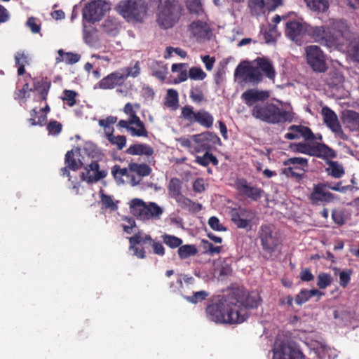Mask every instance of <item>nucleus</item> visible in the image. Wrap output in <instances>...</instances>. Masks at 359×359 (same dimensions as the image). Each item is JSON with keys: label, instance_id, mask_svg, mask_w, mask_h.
Wrapping results in <instances>:
<instances>
[{"label": "nucleus", "instance_id": "1", "mask_svg": "<svg viewBox=\"0 0 359 359\" xmlns=\"http://www.w3.org/2000/svg\"><path fill=\"white\" fill-rule=\"evenodd\" d=\"M259 297L241 289L234 290L206 309L207 318L216 323H241L248 318V308H256Z\"/></svg>", "mask_w": 359, "mask_h": 359}, {"label": "nucleus", "instance_id": "2", "mask_svg": "<svg viewBox=\"0 0 359 359\" xmlns=\"http://www.w3.org/2000/svg\"><path fill=\"white\" fill-rule=\"evenodd\" d=\"M308 32L316 42L340 51L349 52L351 56L359 62V44L349 48L350 33L344 20L330 19L323 26L310 27Z\"/></svg>", "mask_w": 359, "mask_h": 359}, {"label": "nucleus", "instance_id": "3", "mask_svg": "<svg viewBox=\"0 0 359 359\" xmlns=\"http://www.w3.org/2000/svg\"><path fill=\"white\" fill-rule=\"evenodd\" d=\"M251 113L254 118L272 124L290 122L293 118L290 111L280 109L273 104H255Z\"/></svg>", "mask_w": 359, "mask_h": 359}, {"label": "nucleus", "instance_id": "4", "mask_svg": "<svg viewBox=\"0 0 359 359\" xmlns=\"http://www.w3.org/2000/svg\"><path fill=\"white\" fill-rule=\"evenodd\" d=\"M177 141L182 147L193 153L209 151L212 147L221 143L219 137L211 132L193 135L190 138L180 137Z\"/></svg>", "mask_w": 359, "mask_h": 359}, {"label": "nucleus", "instance_id": "5", "mask_svg": "<svg viewBox=\"0 0 359 359\" xmlns=\"http://www.w3.org/2000/svg\"><path fill=\"white\" fill-rule=\"evenodd\" d=\"M130 208L132 214L142 222L161 219L164 208L154 202L146 203L140 198L130 201Z\"/></svg>", "mask_w": 359, "mask_h": 359}, {"label": "nucleus", "instance_id": "6", "mask_svg": "<svg viewBox=\"0 0 359 359\" xmlns=\"http://www.w3.org/2000/svg\"><path fill=\"white\" fill-rule=\"evenodd\" d=\"M123 111L128 116V119L119 121L117 126L126 128L132 136L147 137L148 132L144 123L137 116V111L134 110L133 104L130 102L126 103Z\"/></svg>", "mask_w": 359, "mask_h": 359}, {"label": "nucleus", "instance_id": "7", "mask_svg": "<svg viewBox=\"0 0 359 359\" xmlns=\"http://www.w3.org/2000/svg\"><path fill=\"white\" fill-rule=\"evenodd\" d=\"M118 11L128 22H142L147 6L142 0H125L118 4Z\"/></svg>", "mask_w": 359, "mask_h": 359}, {"label": "nucleus", "instance_id": "8", "mask_svg": "<svg viewBox=\"0 0 359 359\" xmlns=\"http://www.w3.org/2000/svg\"><path fill=\"white\" fill-rule=\"evenodd\" d=\"M180 18V9L177 4L161 0L158 6L157 22L163 29L173 27Z\"/></svg>", "mask_w": 359, "mask_h": 359}, {"label": "nucleus", "instance_id": "9", "mask_svg": "<svg viewBox=\"0 0 359 359\" xmlns=\"http://www.w3.org/2000/svg\"><path fill=\"white\" fill-rule=\"evenodd\" d=\"M290 148L293 151L322 158L335 156L334 151L332 149L320 143L301 142L292 144Z\"/></svg>", "mask_w": 359, "mask_h": 359}, {"label": "nucleus", "instance_id": "10", "mask_svg": "<svg viewBox=\"0 0 359 359\" xmlns=\"http://www.w3.org/2000/svg\"><path fill=\"white\" fill-rule=\"evenodd\" d=\"M235 76H241L246 83L257 84L263 79V75L260 72L257 65L251 62H244L241 63L236 69Z\"/></svg>", "mask_w": 359, "mask_h": 359}, {"label": "nucleus", "instance_id": "11", "mask_svg": "<svg viewBox=\"0 0 359 359\" xmlns=\"http://www.w3.org/2000/svg\"><path fill=\"white\" fill-rule=\"evenodd\" d=\"M307 63L315 72H324L327 69L325 55L320 48L311 45L305 48Z\"/></svg>", "mask_w": 359, "mask_h": 359}, {"label": "nucleus", "instance_id": "12", "mask_svg": "<svg viewBox=\"0 0 359 359\" xmlns=\"http://www.w3.org/2000/svg\"><path fill=\"white\" fill-rule=\"evenodd\" d=\"M108 9V5L103 0L92 1L84 7L83 18L88 22L94 23L100 21Z\"/></svg>", "mask_w": 359, "mask_h": 359}, {"label": "nucleus", "instance_id": "13", "mask_svg": "<svg viewBox=\"0 0 359 359\" xmlns=\"http://www.w3.org/2000/svg\"><path fill=\"white\" fill-rule=\"evenodd\" d=\"M259 238L263 249L268 252L275 251L280 243V239L274 227L270 225H262L259 231Z\"/></svg>", "mask_w": 359, "mask_h": 359}, {"label": "nucleus", "instance_id": "14", "mask_svg": "<svg viewBox=\"0 0 359 359\" xmlns=\"http://www.w3.org/2000/svg\"><path fill=\"white\" fill-rule=\"evenodd\" d=\"M321 114L324 123L335 134L336 137L343 140L348 139V137L345 134L341 128L337 115L334 111L325 106L322 108Z\"/></svg>", "mask_w": 359, "mask_h": 359}, {"label": "nucleus", "instance_id": "15", "mask_svg": "<svg viewBox=\"0 0 359 359\" xmlns=\"http://www.w3.org/2000/svg\"><path fill=\"white\" fill-rule=\"evenodd\" d=\"M273 359H302V354L298 349L290 345L276 340Z\"/></svg>", "mask_w": 359, "mask_h": 359}, {"label": "nucleus", "instance_id": "16", "mask_svg": "<svg viewBox=\"0 0 359 359\" xmlns=\"http://www.w3.org/2000/svg\"><path fill=\"white\" fill-rule=\"evenodd\" d=\"M286 165H290L284 171L287 176L301 178L304 175L305 168L308 166V161L304 158L293 157L287 160Z\"/></svg>", "mask_w": 359, "mask_h": 359}, {"label": "nucleus", "instance_id": "17", "mask_svg": "<svg viewBox=\"0 0 359 359\" xmlns=\"http://www.w3.org/2000/svg\"><path fill=\"white\" fill-rule=\"evenodd\" d=\"M255 217L252 211L247 209H238L233 210L231 213V220L238 228L250 230L252 229V221Z\"/></svg>", "mask_w": 359, "mask_h": 359}, {"label": "nucleus", "instance_id": "18", "mask_svg": "<svg viewBox=\"0 0 359 359\" xmlns=\"http://www.w3.org/2000/svg\"><path fill=\"white\" fill-rule=\"evenodd\" d=\"M325 183L318 184L314 186L313 190L310 195V200L313 204L320 205L324 203H330L334 200V196L326 191L327 187Z\"/></svg>", "mask_w": 359, "mask_h": 359}, {"label": "nucleus", "instance_id": "19", "mask_svg": "<svg viewBox=\"0 0 359 359\" xmlns=\"http://www.w3.org/2000/svg\"><path fill=\"white\" fill-rule=\"evenodd\" d=\"M107 175V170H100L98 163L94 161L85 168L81 174V179L88 183H93L104 178Z\"/></svg>", "mask_w": 359, "mask_h": 359}, {"label": "nucleus", "instance_id": "20", "mask_svg": "<svg viewBox=\"0 0 359 359\" xmlns=\"http://www.w3.org/2000/svg\"><path fill=\"white\" fill-rule=\"evenodd\" d=\"M189 30L197 41L208 40L211 36V29L209 25L203 20L193 21L189 25Z\"/></svg>", "mask_w": 359, "mask_h": 359}, {"label": "nucleus", "instance_id": "21", "mask_svg": "<svg viewBox=\"0 0 359 359\" xmlns=\"http://www.w3.org/2000/svg\"><path fill=\"white\" fill-rule=\"evenodd\" d=\"M269 93L267 90L252 88L243 93L241 99L246 105L252 107L257 102L264 101L269 97Z\"/></svg>", "mask_w": 359, "mask_h": 359}, {"label": "nucleus", "instance_id": "22", "mask_svg": "<svg viewBox=\"0 0 359 359\" xmlns=\"http://www.w3.org/2000/svg\"><path fill=\"white\" fill-rule=\"evenodd\" d=\"M182 182L177 178H172L168 185V191L170 197L175 199L177 203L183 207L188 206L191 201L185 198L181 193Z\"/></svg>", "mask_w": 359, "mask_h": 359}, {"label": "nucleus", "instance_id": "23", "mask_svg": "<svg viewBox=\"0 0 359 359\" xmlns=\"http://www.w3.org/2000/svg\"><path fill=\"white\" fill-rule=\"evenodd\" d=\"M342 123L350 132H359V113L353 110H344L341 116Z\"/></svg>", "mask_w": 359, "mask_h": 359}, {"label": "nucleus", "instance_id": "24", "mask_svg": "<svg viewBox=\"0 0 359 359\" xmlns=\"http://www.w3.org/2000/svg\"><path fill=\"white\" fill-rule=\"evenodd\" d=\"M124 76L120 70L116 71L101 79L98 86L102 89L114 88L116 86H121L125 82Z\"/></svg>", "mask_w": 359, "mask_h": 359}, {"label": "nucleus", "instance_id": "25", "mask_svg": "<svg viewBox=\"0 0 359 359\" xmlns=\"http://www.w3.org/2000/svg\"><path fill=\"white\" fill-rule=\"evenodd\" d=\"M303 137L306 140H309L313 137L314 134L306 126L292 125L289 127L288 132L285 135V137L287 140H295Z\"/></svg>", "mask_w": 359, "mask_h": 359}, {"label": "nucleus", "instance_id": "26", "mask_svg": "<svg viewBox=\"0 0 359 359\" xmlns=\"http://www.w3.org/2000/svg\"><path fill=\"white\" fill-rule=\"evenodd\" d=\"M254 64L257 65L260 72L263 74L273 83L275 81L276 72L272 62L264 57H257L254 60Z\"/></svg>", "mask_w": 359, "mask_h": 359}, {"label": "nucleus", "instance_id": "27", "mask_svg": "<svg viewBox=\"0 0 359 359\" xmlns=\"http://www.w3.org/2000/svg\"><path fill=\"white\" fill-rule=\"evenodd\" d=\"M304 25L297 21H291L286 24L285 34L292 41H297L306 32Z\"/></svg>", "mask_w": 359, "mask_h": 359}, {"label": "nucleus", "instance_id": "28", "mask_svg": "<svg viewBox=\"0 0 359 359\" xmlns=\"http://www.w3.org/2000/svg\"><path fill=\"white\" fill-rule=\"evenodd\" d=\"M83 38L85 43L91 47L97 46L100 40L98 30L94 27L87 28L84 24Z\"/></svg>", "mask_w": 359, "mask_h": 359}, {"label": "nucleus", "instance_id": "29", "mask_svg": "<svg viewBox=\"0 0 359 359\" xmlns=\"http://www.w3.org/2000/svg\"><path fill=\"white\" fill-rule=\"evenodd\" d=\"M103 32L109 36H116L120 30L118 21L113 17L107 18L102 24Z\"/></svg>", "mask_w": 359, "mask_h": 359}, {"label": "nucleus", "instance_id": "30", "mask_svg": "<svg viewBox=\"0 0 359 359\" xmlns=\"http://www.w3.org/2000/svg\"><path fill=\"white\" fill-rule=\"evenodd\" d=\"M79 154L80 149L76 148L67 151L65 155V162L68 168L72 170H76L82 165V162L79 158Z\"/></svg>", "mask_w": 359, "mask_h": 359}, {"label": "nucleus", "instance_id": "31", "mask_svg": "<svg viewBox=\"0 0 359 359\" xmlns=\"http://www.w3.org/2000/svg\"><path fill=\"white\" fill-rule=\"evenodd\" d=\"M129 155L151 156L154 154V149L149 145L145 144H135L130 145L126 150Z\"/></svg>", "mask_w": 359, "mask_h": 359}, {"label": "nucleus", "instance_id": "32", "mask_svg": "<svg viewBox=\"0 0 359 359\" xmlns=\"http://www.w3.org/2000/svg\"><path fill=\"white\" fill-rule=\"evenodd\" d=\"M59 56L56 58L57 63L64 62L67 65H73L79 62L81 59V55L76 53L65 52L62 49L58 50Z\"/></svg>", "mask_w": 359, "mask_h": 359}, {"label": "nucleus", "instance_id": "33", "mask_svg": "<svg viewBox=\"0 0 359 359\" xmlns=\"http://www.w3.org/2000/svg\"><path fill=\"white\" fill-rule=\"evenodd\" d=\"M325 171L328 175L336 179L341 177L345 173L343 165L337 161H327Z\"/></svg>", "mask_w": 359, "mask_h": 359}, {"label": "nucleus", "instance_id": "34", "mask_svg": "<svg viewBox=\"0 0 359 359\" xmlns=\"http://www.w3.org/2000/svg\"><path fill=\"white\" fill-rule=\"evenodd\" d=\"M187 67L188 65L187 63H177L172 65V72L179 73L178 76L174 81L175 83H180L187 80L189 78Z\"/></svg>", "mask_w": 359, "mask_h": 359}, {"label": "nucleus", "instance_id": "35", "mask_svg": "<svg viewBox=\"0 0 359 359\" xmlns=\"http://www.w3.org/2000/svg\"><path fill=\"white\" fill-rule=\"evenodd\" d=\"M128 168L131 172L135 173L137 175L140 176L141 179L143 177L149 175L151 172L150 166L145 163H129Z\"/></svg>", "mask_w": 359, "mask_h": 359}, {"label": "nucleus", "instance_id": "36", "mask_svg": "<svg viewBox=\"0 0 359 359\" xmlns=\"http://www.w3.org/2000/svg\"><path fill=\"white\" fill-rule=\"evenodd\" d=\"M306 6L312 11L325 13L329 8L328 0H304Z\"/></svg>", "mask_w": 359, "mask_h": 359}, {"label": "nucleus", "instance_id": "37", "mask_svg": "<svg viewBox=\"0 0 359 359\" xmlns=\"http://www.w3.org/2000/svg\"><path fill=\"white\" fill-rule=\"evenodd\" d=\"M213 116L208 111L201 110L196 112V118L195 122H197L201 126L209 128L213 124Z\"/></svg>", "mask_w": 359, "mask_h": 359}, {"label": "nucleus", "instance_id": "38", "mask_svg": "<svg viewBox=\"0 0 359 359\" xmlns=\"http://www.w3.org/2000/svg\"><path fill=\"white\" fill-rule=\"evenodd\" d=\"M240 191L251 199L256 201L261 196V190L259 188L242 184L240 186Z\"/></svg>", "mask_w": 359, "mask_h": 359}, {"label": "nucleus", "instance_id": "39", "mask_svg": "<svg viewBox=\"0 0 359 359\" xmlns=\"http://www.w3.org/2000/svg\"><path fill=\"white\" fill-rule=\"evenodd\" d=\"M152 74L159 80H164L168 74V67L163 62H155L151 65Z\"/></svg>", "mask_w": 359, "mask_h": 359}, {"label": "nucleus", "instance_id": "40", "mask_svg": "<svg viewBox=\"0 0 359 359\" xmlns=\"http://www.w3.org/2000/svg\"><path fill=\"white\" fill-rule=\"evenodd\" d=\"M178 93L174 89H169L167 91V95L165 101V105L172 110L177 109L179 106Z\"/></svg>", "mask_w": 359, "mask_h": 359}, {"label": "nucleus", "instance_id": "41", "mask_svg": "<svg viewBox=\"0 0 359 359\" xmlns=\"http://www.w3.org/2000/svg\"><path fill=\"white\" fill-rule=\"evenodd\" d=\"M108 141L113 145H115L118 150H121L123 147H125L126 144V137L124 135H117L115 136L113 135V132H107L105 134Z\"/></svg>", "mask_w": 359, "mask_h": 359}, {"label": "nucleus", "instance_id": "42", "mask_svg": "<svg viewBox=\"0 0 359 359\" xmlns=\"http://www.w3.org/2000/svg\"><path fill=\"white\" fill-rule=\"evenodd\" d=\"M326 81L329 86L338 88L342 86L344 81V77L340 72H331Z\"/></svg>", "mask_w": 359, "mask_h": 359}, {"label": "nucleus", "instance_id": "43", "mask_svg": "<svg viewBox=\"0 0 359 359\" xmlns=\"http://www.w3.org/2000/svg\"><path fill=\"white\" fill-rule=\"evenodd\" d=\"M30 118L29 122L32 126H43L47 121V116L46 114H41L39 111H36V109H33L30 112Z\"/></svg>", "mask_w": 359, "mask_h": 359}, {"label": "nucleus", "instance_id": "44", "mask_svg": "<svg viewBox=\"0 0 359 359\" xmlns=\"http://www.w3.org/2000/svg\"><path fill=\"white\" fill-rule=\"evenodd\" d=\"M264 0H248V8L253 15H259L264 12Z\"/></svg>", "mask_w": 359, "mask_h": 359}, {"label": "nucleus", "instance_id": "45", "mask_svg": "<svg viewBox=\"0 0 359 359\" xmlns=\"http://www.w3.org/2000/svg\"><path fill=\"white\" fill-rule=\"evenodd\" d=\"M125 80L128 77L135 78L140 74V62H136L133 67H127L119 69Z\"/></svg>", "mask_w": 359, "mask_h": 359}, {"label": "nucleus", "instance_id": "46", "mask_svg": "<svg viewBox=\"0 0 359 359\" xmlns=\"http://www.w3.org/2000/svg\"><path fill=\"white\" fill-rule=\"evenodd\" d=\"M186 6L192 14L201 15L203 13V9L201 0H185Z\"/></svg>", "mask_w": 359, "mask_h": 359}, {"label": "nucleus", "instance_id": "47", "mask_svg": "<svg viewBox=\"0 0 359 359\" xmlns=\"http://www.w3.org/2000/svg\"><path fill=\"white\" fill-rule=\"evenodd\" d=\"M177 252L181 259H187L196 255L197 253V249L193 245H184L180 246Z\"/></svg>", "mask_w": 359, "mask_h": 359}, {"label": "nucleus", "instance_id": "48", "mask_svg": "<svg viewBox=\"0 0 359 359\" xmlns=\"http://www.w3.org/2000/svg\"><path fill=\"white\" fill-rule=\"evenodd\" d=\"M162 240L163 243L170 248H178L182 243V240L181 238L166 233L162 236Z\"/></svg>", "mask_w": 359, "mask_h": 359}, {"label": "nucleus", "instance_id": "49", "mask_svg": "<svg viewBox=\"0 0 359 359\" xmlns=\"http://www.w3.org/2000/svg\"><path fill=\"white\" fill-rule=\"evenodd\" d=\"M334 273L339 277V284L343 287H346L351 280V271H340L338 269H334Z\"/></svg>", "mask_w": 359, "mask_h": 359}, {"label": "nucleus", "instance_id": "50", "mask_svg": "<svg viewBox=\"0 0 359 359\" xmlns=\"http://www.w3.org/2000/svg\"><path fill=\"white\" fill-rule=\"evenodd\" d=\"M206 76V73L200 67H194L189 70V78L192 80L202 81Z\"/></svg>", "mask_w": 359, "mask_h": 359}, {"label": "nucleus", "instance_id": "51", "mask_svg": "<svg viewBox=\"0 0 359 359\" xmlns=\"http://www.w3.org/2000/svg\"><path fill=\"white\" fill-rule=\"evenodd\" d=\"M100 194L102 204L105 208H109L111 210H115L117 209V205L114 203L111 196L104 194L102 190H100Z\"/></svg>", "mask_w": 359, "mask_h": 359}, {"label": "nucleus", "instance_id": "52", "mask_svg": "<svg viewBox=\"0 0 359 359\" xmlns=\"http://www.w3.org/2000/svg\"><path fill=\"white\" fill-rule=\"evenodd\" d=\"M117 121V117L114 116H109L107 117L105 119H100L99 121V126L102 127L104 130V133H107V132H113L114 129L111 128L109 126L111 124H114Z\"/></svg>", "mask_w": 359, "mask_h": 359}, {"label": "nucleus", "instance_id": "53", "mask_svg": "<svg viewBox=\"0 0 359 359\" xmlns=\"http://www.w3.org/2000/svg\"><path fill=\"white\" fill-rule=\"evenodd\" d=\"M317 285L320 289H325L328 287L332 283V277L330 274L320 273L318 276Z\"/></svg>", "mask_w": 359, "mask_h": 359}, {"label": "nucleus", "instance_id": "54", "mask_svg": "<svg viewBox=\"0 0 359 359\" xmlns=\"http://www.w3.org/2000/svg\"><path fill=\"white\" fill-rule=\"evenodd\" d=\"M208 296V293L204 290L196 292L192 296L184 297V298L189 302L197 304L202 302Z\"/></svg>", "mask_w": 359, "mask_h": 359}, {"label": "nucleus", "instance_id": "55", "mask_svg": "<svg viewBox=\"0 0 359 359\" xmlns=\"http://www.w3.org/2000/svg\"><path fill=\"white\" fill-rule=\"evenodd\" d=\"M77 93L71 90H65L62 99L63 101L67 102L69 107H73L76 104V97Z\"/></svg>", "mask_w": 359, "mask_h": 359}, {"label": "nucleus", "instance_id": "56", "mask_svg": "<svg viewBox=\"0 0 359 359\" xmlns=\"http://www.w3.org/2000/svg\"><path fill=\"white\" fill-rule=\"evenodd\" d=\"M182 116L184 119L193 123L196 121V112L193 110L191 107L186 106L182 108Z\"/></svg>", "mask_w": 359, "mask_h": 359}, {"label": "nucleus", "instance_id": "57", "mask_svg": "<svg viewBox=\"0 0 359 359\" xmlns=\"http://www.w3.org/2000/svg\"><path fill=\"white\" fill-rule=\"evenodd\" d=\"M62 128V124L56 121H51L47 125V130L49 135H56L60 133Z\"/></svg>", "mask_w": 359, "mask_h": 359}, {"label": "nucleus", "instance_id": "58", "mask_svg": "<svg viewBox=\"0 0 359 359\" xmlns=\"http://www.w3.org/2000/svg\"><path fill=\"white\" fill-rule=\"evenodd\" d=\"M172 53H175V54H177V55H179L180 57H181L182 58H184L187 56L186 51H184L182 48H173V47L169 46V47L166 48V51L164 55V57L165 59L170 58L172 56Z\"/></svg>", "mask_w": 359, "mask_h": 359}, {"label": "nucleus", "instance_id": "59", "mask_svg": "<svg viewBox=\"0 0 359 359\" xmlns=\"http://www.w3.org/2000/svg\"><path fill=\"white\" fill-rule=\"evenodd\" d=\"M129 168H122L119 165H114L111 169V174L115 179H118L121 177H127L128 175Z\"/></svg>", "mask_w": 359, "mask_h": 359}, {"label": "nucleus", "instance_id": "60", "mask_svg": "<svg viewBox=\"0 0 359 359\" xmlns=\"http://www.w3.org/2000/svg\"><path fill=\"white\" fill-rule=\"evenodd\" d=\"M15 61L16 65H26L29 62V58L24 52L19 51L15 55Z\"/></svg>", "mask_w": 359, "mask_h": 359}, {"label": "nucleus", "instance_id": "61", "mask_svg": "<svg viewBox=\"0 0 359 359\" xmlns=\"http://www.w3.org/2000/svg\"><path fill=\"white\" fill-rule=\"evenodd\" d=\"M190 97L195 102H201L204 99L203 94L199 88L191 89Z\"/></svg>", "mask_w": 359, "mask_h": 359}, {"label": "nucleus", "instance_id": "62", "mask_svg": "<svg viewBox=\"0 0 359 359\" xmlns=\"http://www.w3.org/2000/svg\"><path fill=\"white\" fill-rule=\"evenodd\" d=\"M310 298L311 297L308 290H303L297 295L295 302L298 305H302L307 302Z\"/></svg>", "mask_w": 359, "mask_h": 359}, {"label": "nucleus", "instance_id": "63", "mask_svg": "<svg viewBox=\"0 0 359 359\" xmlns=\"http://www.w3.org/2000/svg\"><path fill=\"white\" fill-rule=\"evenodd\" d=\"M208 224L215 231H222L226 230V229L219 224V220L216 217H210L208 221Z\"/></svg>", "mask_w": 359, "mask_h": 359}, {"label": "nucleus", "instance_id": "64", "mask_svg": "<svg viewBox=\"0 0 359 359\" xmlns=\"http://www.w3.org/2000/svg\"><path fill=\"white\" fill-rule=\"evenodd\" d=\"M27 25L34 34L39 33L41 30L40 25L37 23L36 19L34 18H29L27 21Z\"/></svg>", "mask_w": 359, "mask_h": 359}]
</instances>
